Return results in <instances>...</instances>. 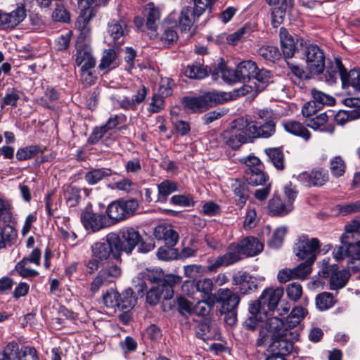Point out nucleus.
Wrapping results in <instances>:
<instances>
[{
	"label": "nucleus",
	"instance_id": "nucleus-33",
	"mask_svg": "<svg viewBox=\"0 0 360 360\" xmlns=\"http://www.w3.org/2000/svg\"><path fill=\"white\" fill-rule=\"evenodd\" d=\"M145 15L146 18V26L148 30L155 31L158 27L160 18V11L154 4L149 3L145 7Z\"/></svg>",
	"mask_w": 360,
	"mask_h": 360
},
{
	"label": "nucleus",
	"instance_id": "nucleus-13",
	"mask_svg": "<svg viewBox=\"0 0 360 360\" xmlns=\"http://www.w3.org/2000/svg\"><path fill=\"white\" fill-rule=\"evenodd\" d=\"M118 252L121 251L130 254L134 248L141 241L142 238L139 231L131 227L122 229L120 231Z\"/></svg>",
	"mask_w": 360,
	"mask_h": 360
},
{
	"label": "nucleus",
	"instance_id": "nucleus-15",
	"mask_svg": "<svg viewBox=\"0 0 360 360\" xmlns=\"http://www.w3.org/2000/svg\"><path fill=\"white\" fill-rule=\"evenodd\" d=\"M107 32L114 46H119L124 43L129 29L124 20H111L108 23Z\"/></svg>",
	"mask_w": 360,
	"mask_h": 360
},
{
	"label": "nucleus",
	"instance_id": "nucleus-23",
	"mask_svg": "<svg viewBox=\"0 0 360 360\" xmlns=\"http://www.w3.org/2000/svg\"><path fill=\"white\" fill-rule=\"evenodd\" d=\"M154 236L159 240H164L169 247L174 246L179 240V234L170 225H159L154 230Z\"/></svg>",
	"mask_w": 360,
	"mask_h": 360
},
{
	"label": "nucleus",
	"instance_id": "nucleus-14",
	"mask_svg": "<svg viewBox=\"0 0 360 360\" xmlns=\"http://www.w3.org/2000/svg\"><path fill=\"white\" fill-rule=\"evenodd\" d=\"M243 259L237 243H231L227 248V252L218 257L214 263L208 266L210 271H215L221 266H229L235 264Z\"/></svg>",
	"mask_w": 360,
	"mask_h": 360
},
{
	"label": "nucleus",
	"instance_id": "nucleus-44",
	"mask_svg": "<svg viewBox=\"0 0 360 360\" xmlns=\"http://www.w3.org/2000/svg\"><path fill=\"white\" fill-rule=\"evenodd\" d=\"M136 304V299L133 296V290L127 289L119 294L118 309L129 311Z\"/></svg>",
	"mask_w": 360,
	"mask_h": 360
},
{
	"label": "nucleus",
	"instance_id": "nucleus-9",
	"mask_svg": "<svg viewBox=\"0 0 360 360\" xmlns=\"http://www.w3.org/2000/svg\"><path fill=\"white\" fill-rule=\"evenodd\" d=\"M333 255L335 260H342L346 256L351 257L347 263V268L353 272H356L359 268L356 266H352L354 260H360V240L355 244H342L335 246Z\"/></svg>",
	"mask_w": 360,
	"mask_h": 360
},
{
	"label": "nucleus",
	"instance_id": "nucleus-3",
	"mask_svg": "<svg viewBox=\"0 0 360 360\" xmlns=\"http://www.w3.org/2000/svg\"><path fill=\"white\" fill-rule=\"evenodd\" d=\"M147 281L156 285H161L165 290L164 299L169 300L174 296L173 288L181 283V278L174 274L165 275L160 269H146L143 271Z\"/></svg>",
	"mask_w": 360,
	"mask_h": 360
},
{
	"label": "nucleus",
	"instance_id": "nucleus-55",
	"mask_svg": "<svg viewBox=\"0 0 360 360\" xmlns=\"http://www.w3.org/2000/svg\"><path fill=\"white\" fill-rule=\"evenodd\" d=\"M314 263H309L304 260V262L300 264L296 267L292 269L295 279H304L311 271V265Z\"/></svg>",
	"mask_w": 360,
	"mask_h": 360
},
{
	"label": "nucleus",
	"instance_id": "nucleus-63",
	"mask_svg": "<svg viewBox=\"0 0 360 360\" xmlns=\"http://www.w3.org/2000/svg\"><path fill=\"white\" fill-rule=\"evenodd\" d=\"M170 202L180 207L194 206L195 201L191 195H175L170 198Z\"/></svg>",
	"mask_w": 360,
	"mask_h": 360
},
{
	"label": "nucleus",
	"instance_id": "nucleus-30",
	"mask_svg": "<svg viewBox=\"0 0 360 360\" xmlns=\"http://www.w3.org/2000/svg\"><path fill=\"white\" fill-rule=\"evenodd\" d=\"M280 40L284 57L292 58L295 52V44L292 37L284 28L280 29Z\"/></svg>",
	"mask_w": 360,
	"mask_h": 360
},
{
	"label": "nucleus",
	"instance_id": "nucleus-7",
	"mask_svg": "<svg viewBox=\"0 0 360 360\" xmlns=\"http://www.w3.org/2000/svg\"><path fill=\"white\" fill-rule=\"evenodd\" d=\"M323 265L325 266L321 271L322 276L330 278L329 284L331 290L341 289L346 285L350 277L349 271H338V265H328L326 259L323 260Z\"/></svg>",
	"mask_w": 360,
	"mask_h": 360
},
{
	"label": "nucleus",
	"instance_id": "nucleus-29",
	"mask_svg": "<svg viewBox=\"0 0 360 360\" xmlns=\"http://www.w3.org/2000/svg\"><path fill=\"white\" fill-rule=\"evenodd\" d=\"M76 63L81 68H94L96 60L86 46L77 47Z\"/></svg>",
	"mask_w": 360,
	"mask_h": 360
},
{
	"label": "nucleus",
	"instance_id": "nucleus-64",
	"mask_svg": "<svg viewBox=\"0 0 360 360\" xmlns=\"http://www.w3.org/2000/svg\"><path fill=\"white\" fill-rule=\"evenodd\" d=\"M302 287L297 282L289 284L286 288L288 297L293 302H297L302 295Z\"/></svg>",
	"mask_w": 360,
	"mask_h": 360
},
{
	"label": "nucleus",
	"instance_id": "nucleus-48",
	"mask_svg": "<svg viewBox=\"0 0 360 360\" xmlns=\"http://www.w3.org/2000/svg\"><path fill=\"white\" fill-rule=\"evenodd\" d=\"M265 153L276 168L278 169H283L284 168V155L279 148H266L265 149Z\"/></svg>",
	"mask_w": 360,
	"mask_h": 360
},
{
	"label": "nucleus",
	"instance_id": "nucleus-5",
	"mask_svg": "<svg viewBox=\"0 0 360 360\" xmlns=\"http://www.w3.org/2000/svg\"><path fill=\"white\" fill-rule=\"evenodd\" d=\"M320 241L316 238H309L307 236H302L295 243L293 252L300 259L314 263L319 252Z\"/></svg>",
	"mask_w": 360,
	"mask_h": 360
},
{
	"label": "nucleus",
	"instance_id": "nucleus-34",
	"mask_svg": "<svg viewBox=\"0 0 360 360\" xmlns=\"http://www.w3.org/2000/svg\"><path fill=\"white\" fill-rule=\"evenodd\" d=\"M210 69L207 66H203L200 62L188 65L184 70V74L195 79H202L208 75Z\"/></svg>",
	"mask_w": 360,
	"mask_h": 360
},
{
	"label": "nucleus",
	"instance_id": "nucleus-61",
	"mask_svg": "<svg viewBox=\"0 0 360 360\" xmlns=\"http://www.w3.org/2000/svg\"><path fill=\"white\" fill-rule=\"evenodd\" d=\"M13 217L11 203L1 198H0V220L9 223Z\"/></svg>",
	"mask_w": 360,
	"mask_h": 360
},
{
	"label": "nucleus",
	"instance_id": "nucleus-26",
	"mask_svg": "<svg viewBox=\"0 0 360 360\" xmlns=\"http://www.w3.org/2000/svg\"><path fill=\"white\" fill-rule=\"evenodd\" d=\"M261 326L264 327L269 333H271V337L274 335H286L291 333L285 323L276 316L267 318L266 320L264 319Z\"/></svg>",
	"mask_w": 360,
	"mask_h": 360
},
{
	"label": "nucleus",
	"instance_id": "nucleus-49",
	"mask_svg": "<svg viewBox=\"0 0 360 360\" xmlns=\"http://www.w3.org/2000/svg\"><path fill=\"white\" fill-rule=\"evenodd\" d=\"M359 118H360V110H340L334 116L335 122L340 125Z\"/></svg>",
	"mask_w": 360,
	"mask_h": 360
},
{
	"label": "nucleus",
	"instance_id": "nucleus-1",
	"mask_svg": "<svg viewBox=\"0 0 360 360\" xmlns=\"http://www.w3.org/2000/svg\"><path fill=\"white\" fill-rule=\"evenodd\" d=\"M231 99V96L225 92L210 91L198 97L186 96L183 98L184 106L193 112H201L219 103H223Z\"/></svg>",
	"mask_w": 360,
	"mask_h": 360
},
{
	"label": "nucleus",
	"instance_id": "nucleus-45",
	"mask_svg": "<svg viewBox=\"0 0 360 360\" xmlns=\"http://www.w3.org/2000/svg\"><path fill=\"white\" fill-rule=\"evenodd\" d=\"M257 52L264 60L271 62L276 61L281 56L278 48L271 45H264L258 49Z\"/></svg>",
	"mask_w": 360,
	"mask_h": 360
},
{
	"label": "nucleus",
	"instance_id": "nucleus-21",
	"mask_svg": "<svg viewBox=\"0 0 360 360\" xmlns=\"http://www.w3.org/2000/svg\"><path fill=\"white\" fill-rule=\"evenodd\" d=\"M283 288H267L260 295V303H263L264 308L267 307L269 311H274L281 297L283 295Z\"/></svg>",
	"mask_w": 360,
	"mask_h": 360
},
{
	"label": "nucleus",
	"instance_id": "nucleus-36",
	"mask_svg": "<svg viewBox=\"0 0 360 360\" xmlns=\"http://www.w3.org/2000/svg\"><path fill=\"white\" fill-rule=\"evenodd\" d=\"M80 9L81 13L77 20L76 27L84 33H87L90 30L89 27V22L96 15V11L94 8H83Z\"/></svg>",
	"mask_w": 360,
	"mask_h": 360
},
{
	"label": "nucleus",
	"instance_id": "nucleus-6",
	"mask_svg": "<svg viewBox=\"0 0 360 360\" xmlns=\"http://www.w3.org/2000/svg\"><path fill=\"white\" fill-rule=\"evenodd\" d=\"M138 208L139 202L134 199L115 200L108 205L106 212L110 219L120 221L134 213Z\"/></svg>",
	"mask_w": 360,
	"mask_h": 360
},
{
	"label": "nucleus",
	"instance_id": "nucleus-43",
	"mask_svg": "<svg viewBox=\"0 0 360 360\" xmlns=\"http://www.w3.org/2000/svg\"><path fill=\"white\" fill-rule=\"evenodd\" d=\"M253 32V28L250 24H245L238 29L236 32L229 34L226 39L227 42L231 45H236L240 40L248 38Z\"/></svg>",
	"mask_w": 360,
	"mask_h": 360
},
{
	"label": "nucleus",
	"instance_id": "nucleus-39",
	"mask_svg": "<svg viewBox=\"0 0 360 360\" xmlns=\"http://www.w3.org/2000/svg\"><path fill=\"white\" fill-rule=\"evenodd\" d=\"M307 314L308 311L304 307L301 306L294 307L290 314L286 317V326H288V328L296 327Z\"/></svg>",
	"mask_w": 360,
	"mask_h": 360
},
{
	"label": "nucleus",
	"instance_id": "nucleus-62",
	"mask_svg": "<svg viewBox=\"0 0 360 360\" xmlns=\"http://www.w3.org/2000/svg\"><path fill=\"white\" fill-rule=\"evenodd\" d=\"M27 260H20L15 266L16 271L23 278L35 277L39 273L37 271L32 269L28 266Z\"/></svg>",
	"mask_w": 360,
	"mask_h": 360
},
{
	"label": "nucleus",
	"instance_id": "nucleus-35",
	"mask_svg": "<svg viewBox=\"0 0 360 360\" xmlns=\"http://www.w3.org/2000/svg\"><path fill=\"white\" fill-rule=\"evenodd\" d=\"M244 178L248 184L259 186L264 184L267 176L263 172V168L245 169Z\"/></svg>",
	"mask_w": 360,
	"mask_h": 360
},
{
	"label": "nucleus",
	"instance_id": "nucleus-31",
	"mask_svg": "<svg viewBox=\"0 0 360 360\" xmlns=\"http://www.w3.org/2000/svg\"><path fill=\"white\" fill-rule=\"evenodd\" d=\"M157 186L158 193L156 202H165L170 194L178 191L179 184L174 181L165 179Z\"/></svg>",
	"mask_w": 360,
	"mask_h": 360
},
{
	"label": "nucleus",
	"instance_id": "nucleus-57",
	"mask_svg": "<svg viewBox=\"0 0 360 360\" xmlns=\"http://www.w3.org/2000/svg\"><path fill=\"white\" fill-rule=\"evenodd\" d=\"M118 301L119 293L113 290L107 291L103 295V302L105 307L115 311L118 308Z\"/></svg>",
	"mask_w": 360,
	"mask_h": 360
},
{
	"label": "nucleus",
	"instance_id": "nucleus-54",
	"mask_svg": "<svg viewBox=\"0 0 360 360\" xmlns=\"http://www.w3.org/2000/svg\"><path fill=\"white\" fill-rule=\"evenodd\" d=\"M256 79L259 83L262 84V86H255V92H258L262 91L265 86L267 85L271 81V72L269 70L262 69L257 70L256 72L254 74L253 77Z\"/></svg>",
	"mask_w": 360,
	"mask_h": 360
},
{
	"label": "nucleus",
	"instance_id": "nucleus-20",
	"mask_svg": "<svg viewBox=\"0 0 360 360\" xmlns=\"http://www.w3.org/2000/svg\"><path fill=\"white\" fill-rule=\"evenodd\" d=\"M215 298L221 305V311L236 309L240 302L239 296L228 288L219 289L215 294Z\"/></svg>",
	"mask_w": 360,
	"mask_h": 360
},
{
	"label": "nucleus",
	"instance_id": "nucleus-4",
	"mask_svg": "<svg viewBox=\"0 0 360 360\" xmlns=\"http://www.w3.org/2000/svg\"><path fill=\"white\" fill-rule=\"evenodd\" d=\"M248 120H237L230 129L224 131V142L233 149L238 148L242 144L251 142L250 135L248 134Z\"/></svg>",
	"mask_w": 360,
	"mask_h": 360
},
{
	"label": "nucleus",
	"instance_id": "nucleus-42",
	"mask_svg": "<svg viewBox=\"0 0 360 360\" xmlns=\"http://www.w3.org/2000/svg\"><path fill=\"white\" fill-rule=\"evenodd\" d=\"M188 287H195L198 292L205 295H210L213 289V283L210 278H203L198 281L195 283L191 281H186L183 286V290L186 291Z\"/></svg>",
	"mask_w": 360,
	"mask_h": 360
},
{
	"label": "nucleus",
	"instance_id": "nucleus-17",
	"mask_svg": "<svg viewBox=\"0 0 360 360\" xmlns=\"http://www.w3.org/2000/svg\"><path fill=\"white\" fill-rule=\"evenodd\" d=\"M292 333L286 335H274L271 337V342L269 346V349L272 353L284 356L291 352L292 350V342L290 340Z\"/></svg>",
	"mask_w": 360,
	"mask_h": 360
},
{
	"label": "nucleus",
	"instance_id": "nucleus-38",
	"mask_svg": "<svg viewBox=\"0 0 360 360\" xmlns=\"http://www.w3.org/2000/svg\"><path fill=\"white\" fill-rule=\"evenodd\" d=\"M174 27L175 25L169 20L163 24L162 33L160 35V40L165 46L172 44L178 39V34Z\"/></svg>",
	"mask_w": 360,
	"mask_h": 360
},
{
	"label": "nucleus",
	"instance_id": "nucleus-40",
	"mask_svg": "<svg viewBox=\"0 0 360 360\" xmlns=\"http://www.w3.org/2000/svg\"><path fill=\"white\" fill-rule=\"evenodd\" d=\"M112 172L110 169H93L85 174L84 180L89 185H95L105 178L110 176Z\"/></svg>",
	"mask_w": 360,
	"mask_h": 360
},
{
	"label": "nucleus",
	"instance_id": "nucleus-25",
	"mask_svg": "<svg viewBox=\"0 0 360 360\" xmlns=\"http://www.w3.org/2000/svg\"><path fill=\"white\" fill-rule=\"evenodd\" d=\"M328 115L326 112H323L314 117H309L306 120L307 127L314 130L333 134L335 127L332 124H327Z\"/></svg>",
	"mask_w": 360,
	"mask_h": 360
},
{
	"label": "nucleus",
	"instance_id": "nucleus-27",
	"mask_svg": "<svg viewBox=\"0 0 360 360\" xmlns=\"http://www.w3.org/2000/svg\"><path fill=\"white\" fill-rule=\"evenodd\" d=\"M282 125L287 132L301 137L306 141L311 139L310 131L298 121L293 120L283 121Z\"/></svg>",
	"mask_w": 360,
	"mask_h": 360
},
{
	"label": "nucleus",
	"instance_id": "nucleus-58",
	"mask_svg": "<svg viewBox=\"0 0 360 360\" xmlns=\"http://www.w3.org/2000/svg\"><path fill=\"white\" fill-rule=\"evenodd\" d=\"M338 212L342 215H347L360 212V200L355 202L340 204L336 206Z\"/></svg>",
	"mask_w": 360,
	"mask_h": 360
},
{
	"label": "nucleus",
	"instance_id": "nucleus-2",
	"mask_svg": "<svg viewBox=\"0 0 360 360\" xmlns=\"http://www.w3.org/2000/svg\"><path fill=\"white\" fill-rule=\"evenodd\" d=\"M297 191L290 184L284 188V196L282 198L277 195L269 200L267 209L269 213L273 217H284L290 213L294 209V201L297 197Z\"/></svg>",
	"mask_w": 360,
	"mask_h": 360
},
{
	"label": "nucleus",
	"instance_id": "nucleus-18",
	"mask_svg": "<svg viewBox=\"0 0 360 360\" xmlns=\"http://www.w3.org/2000/svg\"><path fill=\"white\" fill-rule=\"evenodd\" d=\"M248 134L250 135L252 141L257 138H269L275 133V124L269 121L264 124H257L253 121H248Z\"/></svg>",
	"mask_w": 360,
	"mask_h": 360
},
{
	"label": "nucleus",
	"instance_id": "nucleus-52",
	"mask_svg": "<svg viewBox=\"0 0 360 360\" xmlns=\"http://www.w3.org/2000/svg\"><path fill=\"white\" fill-rule=\"evenodd\" d=\"M20 353L18 343L13 341L8 343L0 355L3 360H15L19 359Z\"/></svg>",
	"mask_w": 360,
	"mask_h": 360
},
{
	"label": "nucleus",
	"instance_id": "nucleus-59",
	"mask_svg": "<svg viewBox=\"0 0 360 360\" xmlns=\"http://www.w3.org/2000/svg\"><path fill=\"white\" fill-rule=\"evenodd\" d=\"M346 165L345 161L340 156H336L330 160V169L332 174L335 176H341L345 172Z\"/></svg>",
	"mask_w": 360,
	"mask_h": 360
},
{
	"label": "nucleus",
	"instance_id": "nucleus-8",
	"mask_svg": "<svg viewBox=\"0 0 360 360\" xmlns=\"http://www.w3.org/2000/svg\"><path fill=\"white\" fill-rule=\"evenodd\" d=\"M307 68L312 75H319L325 68V56L322 49L316 44H309L305 51Z\"/></svg>",
	"mask_w": 360,
	"mask_h": 360
},
{
	"label": "nucleus",
	"instance_id": "nucleus-50",
	"mask_svg": "<svg viewBox=\"0 0 360 360\" xmlns=\"http://www.w3.org/2000/svg\"><path fill=\"white\" fill-rule=\"evenodd\" d=\"M335 303V298L330 292H323L319 294L316 297V305L321 311L331 308Z\"/></svg>",
	"mask_w": 360,
	"mask_h": 360
},
{
	"label": "nucleus",
	"instance_id": "nucleus-24",
	"mask_svg": "<svg viewBox=\"0 0 360 360\" xmlns=\"http://www.w3.org/2000/svg\"><path fill=\"white\" fill-rule=\"evenodd\" d=\"M234 285L239 286L240 292L243 294H248L253 291L257 288V280L246 272H238L233 277Z\"/></svg>",
	"mask_w": 360,
	"mask_h": 360
},
{
	"label": "nucleus",
	"instance_id": "nucleus-46",
	"mask_svg": "<svg viewBox=\"0 0 360 360\" xmlns=\"http://www.w3.org/2000/svg\"><path fill=\"white\" fill-rule=\"evenodd\" d=\"M116 53L114 49H110L104 51L98 68L101 70L108 72L112 68H115Z\"/></svg>",
	"mask_w": 360,
	"mask_h": 360
},
{
	"label": "nucleus",
	"instance_id": "nucleus-16",
	"mask_svg": "<svg viewBox=\"0 0 360 360\" xmlns=\"http://www.w3.org/2000/svg\"><path fill=\"white\" fill-rule=\"evenodd\" d=\"M297 179L307 186H321L328 180V174L324 169L304 172L297 175Z\"/></svg>",
	"mask_w": 360,
	"mask_h": 360
},
{
	"label": "nucleus",
	"instance_id": "nucleus-19",
	"mask_svg": "<svg viewBox=\"0 0 360 360\" xmlns=\"http://www.w3.org/2000/svg\"><path fill=\"white\" fill-rule=\"evenodd\" d=\"M237 243L243 258L257 255L264 248L263 243L252 236L245 238Z\"/></svg>",
	"mask_w": 360,
	"mask_h": 360
},
{
	"label": "nucleus",
	"instance_id": "nucleus-60",
	"mask_svg": "<svg viewBox=\"0 0 360 360\" xmlns=\"http://www.w3.org/2000/svg\"><path fill=\"white\" fill-rule=\"evenodd\" d=\"M287 233L285 226H280L274 231L272 238L269 241V246L274 248H279L283 243L284 237Z\"/></svg>",
	"mask_w": 360,
	"mask_h": 360
},
{
	"label": "nucleus",
	"instance_id": "nucleus-28",
	"mask_svg": "<svg viewBox=\"0 0 360 360\" xmlns=\"http://www.w3.org/2000/svg\"><path fill=\"white\" fill-rule=\"evenodd\" d=\"M341 82L343 89L347 90L352 86L356 91H360V70L357 69L351 70L347 72L344 68V70L341 73Z\"/></svg>",
	"mask_w": 360,
	"mask_h": 360
},
{
	"label": "nucleus",
	"instance_id": "nucleus-10",
	"mask_svg": "<svg viewBox=\"0 0 360 360\" xmlns=\"http://www.w3.org/2000/svg\"><path fill=\"white\" fill-rule=\"evenodd\" d=\"M16 7L10 12H1V29L12 30L22 22L26 18L27 13L24 4L29 0H16Z\"/></svg>",
	"mask_w": 360,
	"mask_h": 360
},
{
	"label": "nucleus",
	"instance_id": "nucleus-41",
	"mask_svg": "<svg viewBox=\"0 0 360 360\" xmlns=\"http://www.w3.org/2000/svg\"><path fill=\"white\" fill-rule=\"evenodd\" d=\"M221 75L222 79L228 84L240 82L237 70L230 69L227 67H220L212 73V77L217 79V76Z\"/></svg>",
	"mask_w": 360,
	"mask_h": 360
},
{
	"label": "nucleus",
	"instance_id": "nucleus-51",
	"mask_svg": "<svg viewBox=\"0 0 360 360\" xmlns=\"http://www.w3.org/2000/svg\"><path fill=\"white\" fill-rule=\"evenodd\" d=\"M311 94L314 98L313 102L318 105V108H320L323 105H332L335 103V99L333 97L317 90L316 89H311Z\"/></svg>",
	"mask_w": 360,
	"mask_h": 360
},
{
	"label": "nucleus",
	"instance_id": "nucleus-32",
	"mask_svg": "<svg viewBox=\"0 0 360 360\" xmlns=\"http://www.w3.org/2000/svg\"><path fill=\"white\" fill-rule=\"evenodd\" d=\"M258 69L257 64L252 60H243L236 67L240 82H245L253 77Z\"/></svg>",
	"mask_w": 360,
	"mask_h": 360
},
{
	"label": "nucleus",
	"instance_id": "nucleus-53",
	"mask_svg": "<svg viewBox=\"0 0 360 360\" xmlns=\"http://www.w3.org/2000/svg\"><path fill=\"white\" fill-rule=\"evenodd\" d=\"M101 275H102L106 281V283H111L115 279L118 278L122 274L121 269L115 264L109 265L105 269L100 271Z\"/></svg>",
	"mask_w": 360,
	"mask_h": 360
},
{
	"label": "nucleus",
	"instance_id": "nucleus-47",
	"mask_svg": "<svg viewBox=\"0 0 360 360\" xmlns=\"http://www.w3.org/2000/svg\"><path fill=\"white\" fill-rule=\"evenodd\" d=\"M44 149L41 148L37 145H30L26 147L20 148L17 150L16 158L18 160H27L36 156L39 153H43Z\"/></svg>",
	"mask_w": 360,
	"mask_h": 360
},
{
	"label": "nucleus",
	"instance_id": "nucleus-22",
	"mask_svg": "<svg viewBox=\"0 0 360 360\" xmlns=\"http://www.w3.org/2000/svg\"><path fill=\"white\" fill-rule=\"evenodd\" d=\"M344 70V66L340 58H335L334 61L328 63L326 72L321 77V80L328 85H333L337 82L338 76L341 78V73Z\"/></svg>",
	"mask_w": 360,
	"mask_h": 360
},
{
	"label": "nucleus",
	"instance_id": "nucleus-11",
	"mask_svg": "<svg viewBox=\"0 0 360 360\" xmlns=\"http://www.w3.org/2000/svg\"><path fill=\"white\" fill-rule=\"evenodd\" d=\"M119 236L115 233L106 236L105 242H96L91 246L93 256L100 260L107 259L113 249L118 252Z\"/></svg>",
	"mask_w": 360,
	"mask_h": 360
},
{
	"label": "nucleus",
	"instance_id": "nucleus-12",
	"mask_svg": "<svg viewBox=\"0 0 360 360\" xmlns=\"http://www.w3.org/2000/svg\"><path fill=\"white\" fill-rule=\"evenodd\" d=\"M80 219L84 229L91 232H97L108 226L105 215L94 212L89 207L82 212Z\"/></svg>",
	"mask_w": 360,
	"mask_h": 360
},
{
	"label": "nucleus",
	"instance_id": "nucleus-56",
	"mask_svg": "<svg viewBox=\"0 0 360 360\" xmlns=\"http://www.w3.org/2000/svg\"><path fill=\"white\" fill-rule=\"evenodd\" d=\"M249 312L255 319L262 321V318H266V309L264 308L263 303H260V297L257 302L250 304Z\"/></svg>",
	"mask_w": 360,
	"mask_h": 360
},
{
	"label": "nucleus",
	"instance_id": "nucleus-37",
	"mask_svg": "<svg viewBox=\"0 0 360 360\" xmlns=\"http://www.w3.org/2000/svg\"><path fill=\"white\" fill-rule=\"evenodd\" d=\"M232 188L235 195L236 203L238 207H242L246 202L249 196L248 186L245 183L236 180L232 184Z\"/></svg>",
	"mask_w": 360,
	"mask_h": 360
}]
</instances>
